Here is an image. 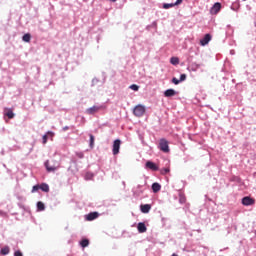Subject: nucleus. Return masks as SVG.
<instances>
[{"label":"nucleus","mask_w":256,"mask_h":256,"mask_svg":"<svg viewBox=\"0 0 256 256\" xmlns=\"http://www.w3.org/2000/svg\"><path fill=\"white\" fill-rule=\"evenodd\" d=\"M10 251L11 249L9 248V246H4L0 250V255H9Z\"/></svg>","instance_id":"nucleus-18"},{"label":"nucleus","mask_w":256,"mask_h":256,"mask_svg":"<svg viewBox=\"0 0 256 256\" xmlns=\"http://www.w3.org/2000/svg\"><path fill=\"white\" fill-rule=\"evenodd\" d=\"M120 149H121V140L116 139L113 142V146H112V153H113V155H119Z\"/></svg>","instance_id":"nucleus-6"},{"label":"nucleus","mask_w":256,"mask_h":256,"mask_svg":"<svg viewBox=\"0 0 256 256\" xmlns=\"http://www.w3.org/2000/svg\"><path fill=\"white\" fill-rule=\"evenodd\" d=\"M179 203L180 205H185V203H187V197L185 196V193H183L182 191H179Z\"/></svg>","instance_id":"nucleus-13"},{"label":"nucleus","mask_w":256,"mask_h":256,"mask_svg":"<svg viewBox=\"0 0 256 256\" xmlns=\"http://www.w3.org/2000/svg\"><path fill=\"white\" fill-rule=\"evenodd\" d=\"M169 171H170L169 168H162L161 169V174L162 175H167V173H169Z\"/></svg>","instance_id":"nucleus-31"},{"label":"nucleus","mask_w":256,"mask_h":256,"mask_svg":"<svg viewBox=\"0 0 256 256\" xmlns=\"http://www.w3.org/2000/svg\"><path fill=\"white\" fill-rule=\"evenodd\" d=\"M62 131H69V126H64V127L62 128Z\"/></svg>","instance_id":"nucleus-37"},{"label":"nucleus","mask_w":256,"mask_h":256,"mask_svg":"<svg viewBox=\"0 0 256 256\" xmlns=\"http://www.w3.org/2000/svg\"><path fill=\"white\" fill-rule=\"evenodd\" d=\"M158 149L162 151V153H169V141L167 139L162 138L159 140Z\"/></svg>","instance_id":"nucleus-2"},{"label":"nucleus","mask_w":256,"mask_h":256,"mask_svg":"<svg viewBox=\"0 0 256 256\" xmlns=\"http://www.w3.org/2000/svg\"><path fill=\"white\" fill-rule=\"evenodd\" d=\"M40 189L41 191H44V193H49V184L47 183L40 184Z\"/></svg>","instance_id":"nucleus-19"},{"label":"nucleus","mask_w":256,"mask_h":256,"mask_svg":"<svg viewBox=\"0 0 256 256\" xmlns=\"http://www.w3.org/2000/svg\"><path fill=\"white\" fill-rule=\"evenodd\" d=\"M130 89H132V91H139V86H137L136 84H132L130 85Z\"/></svg>","instance_id":"nucleus-28"},{"label":"nucleus","mask_w":256,"mask_h":256,"mask_svg":"<svg viewBox=\"0 0 256 256\" xmlns=\"http://www.w3.org/2000/svg\"><path fill=\"white\" fill-rule=\"evenodd\" d=\"M53 137H55V132H53V131L46 132V134L42 137L43 145H46L48 139H53Z\"/></svg>","instance_id":"nucleus-9"},{"label":"nucleus","mask_w":256,"mask_h":256,"mask_svg":"<svg viewBox=\"0 0 256 256\" xmlns=\"http://www.w3.org/2000/svg\"><path fill=\"white\" fill-rule=\"evenodd\" d=\"M137 229L139 233H145L147 232V226H145V223L139 222L137 225Z\"/></svg>","instance_id":"nucleus-14"},{"label":"nucleus","mask_w":256,"mask_h":256,"mask_svg":"<svg viewBox=\"0 0 256 256\" xmlns=\"http://www.w3.org/2000/svg\"><path fill=\"white\" fill-rule=\"evenodd\" d=\"M101 109H104L103 105H94L88 109H86L87 115H95V113H98V111H101Z\"/></svg>","instance_id":"nucleus-5"},{"label":"nucleus","mask_w":256,"mask_h":256,"mask_svg":"<svg viewBox=\"0 0 256 256\" xmlns=\"http://www.w3.org/2000/svg\"><path fill=\"white\" fill-rule=\"evenodd\" d=\"M213 39L211 34H205V36L200 40V45L205 47V45H209V42Z\"/></svg>","instance_id":"nucleus-10"},{"label":"nucleus","mask_w":256,"mask_h":256,"mask_svg":"<svg viewBox=\"0 0 256 256\" xmlns=\"http://www.w3.org/2000/svg\"><path fill=\"white\" fill-rule=\"evenodd\" d=\"M149 27H153L154 29H157V21H153L150 26H147V29H149Z\"/></svg>","instance_id":"nucleus-34"},{"label":"nucleus","mask_w":256,"mask_h":256,"mask_svg":"<svg viewBox=\"0 0 256 256\" xmlns=\"http://www.w3.org/2000/svg\"><path fill=\"white\" fill-rule=\"evenodd\" d=\"M145 189H147L146 185H137L136 187H134L132 189V193H133L134 197H141V195H143V193H145Z\"/></svg>","instance_id":"nucleus-3"},{"label":"nucleus","mask_w":256,"mask_h":256,"mask_svg":"<svg viewBox=\"0 0 256 256\" xmlns=\"http://www.w3.org/2000/svg\"><path fill=\"white\" fill-rule=\"evenodd\" d=\"M152 191L154 193H159V191H161V184L155 182L152 184Z\"/></svg>","instance_id":"nucleus-17"},{"label":"nucleus","mask_w":256,"mask_h":256,"mask_svg":"<svg viewBox=\"0 0 256 256\" xmlns=\"http://www.w3.org/2000/svg\"><path fill=\"white\" fill-rule=\"evenodd\" d=\"M175 95H177V92L174 89H167L164 92V96L166 97H175Z\"/></svg>","instance_id":"nucleus-16"},{"label":"nucleus","mask_w":256,"mask_h":256,"mask_svg":"<svg viewBox=\"0 0 256 256\" xmlns=\"http://www.w3.org/2000/svg\"><path fill=\"white\" fill-rule=\"evenodd\" d=\"M14 256H23V253L21 252V250H18L14 252Z\"/></svg>","instance_id":"nucleus-35"},{"label":"nucleus","mask_w":256,"mask_h":256,"mask_svg":"<svg viewBox=\"0 0 256 256\" xmlns=\"http://www.w3.org/2000/svg\"><path fill=\"white\" fill-rule=\"evenodd\" d=\"M140 211L142 213H149L151 211V204H143L140 206Z\"/></svg>","instance_id":"nucleus-15"},{"label":"nucleus","mask_w":256,"mask_h":256,"mask_svg":"<svg viewBox=\"0 0 256 256\" xmlns=\"http://www.w3.org/2000/svg\"><path fill=\"white\" fill-rule=\"evenodd\" d=\"M146 167H147V169H151V171H159V167L157 166V164H155L152 161H147Z\"/></svg>","instance_id":"nucleus-12"},{"label":"nucleus","mask_w":256,"mask_h":256,"mask_svg":"<svg viewBox=\"0 0 256 256\" xmlns=\"http://www.w3.org/2000/svg\"><path fill=\"white\" fill-rule=\"evenodd\" d=\"M44 167H46V170L48 171V173H51L53 171H57V169L61 167V163L57 161H53V164L51 165L49 163V160H46L44 163Z\"/></svg>","instance_id":"nucleus-1"},{"label":"nucleus","mask_w":256,"mask_h":256,"mask_svg":"<svg viewBox=\"0 0 256 256\" xmlns=\"http://www.w3.org/2000/svg\"><path fill=\"white\" fill-rule=\"evenodd\" d=\"M172 83H174V85H179V83H181V82H180L179 79H177L176 77H174V78H172Z\"/></svg>","instance_id":"nucleus-33"},{"label":"nucleus","mask_w":256,"mask_h":256,"mask_svg":"<svg viewBox=\"0 0 256 256\" xmlns=\"http://www.w3.org/2000/svg\"><path fill=\"white\" fill-rule=\"evenodd\" d=\"M76 157H78V159H83V157H85V154L83 152H76Z\"/></svg>","instance_id":"nucleus-29"},{"label":"nucleus","mask_w":256,"mask_h":256,"mask_svg":"<svg viewBox=\"0 0 256 256\" xmlns=\"http://www.w3.org/2000/svg\"><path fill=\"white\" fill-rule=\"evenodd\" d=\"M99 217V212H90L86 215V221H95Z\"/></svg>","instance_id":"nucleus-11"},{"label":"nucleus","mask_w":256,"mask_h":256,"mask_svg":"<svg viewBox=\"0 0 256 256\" xmlns=\"http://www.w3.org/2000/svg\"><path fill=\"white\" fill-rule=\"evenodd\" d=\"M45 209V204L41 201L37 202V211H43Z\"/></svg>","instance_id":"nucleus-22"},{"label":"nucleus","mask_w":256,"mask_h":256,"mask_svg":"<svg viewBox=\"0 0 256 256\" xmlns=\"http://www.w3.org/2000/svg\"><path fill=\"white\" fill-rule=\"evenodd\" d=\"M254 203H255V199H253L249 196H245L242 198V205H244V207H250Z\"/></svg>","instance_id":"nucleus-7"},{"label":"nucleus","mask_w":256,"mask_h":256,"mask_svg":"<svg viewBox=\"0 0 256 256\" xmlns=\"http://www.w3.org/2000/svg\"><path fill=\"white\" fill-rule=\"evenodd\" d=\"M181 3H183V0H176V2L174 4H175V6H177V5H181Z\"/></svg>","instance_id":"nucleus-36"},{"label":"nucleus","mask_w":256,"mask_h":256,"mask_svg":"<svg viewBox=\"0 0 256 256\" xmlns=\"http://www.w3.org/2000/svg\"><path fill=\"white\" fill-rule=\"evenodd\" d=\"M6 116L8 117V119H13L15 117V113H13V110L8 109L6 112Z\"/></svg>","instance_id":"nucleus-21"},{"label":"nucleus","mask_w":256,"mask_h":256,"mask_svg":"<svg viewBox=\"0 0 256 256\" xmlns=\"http://www.w3.org/2000/svg\"><path fill=\"white\" fill-rule=\"evenodd\" d=\"M133 113L135 117H143L145 115V106L141 104L135 106Z\"/></svg>","instance_id":"nucleus-4"},{"label":"nucleus","mask_w":256,"mask_h":256,"mask_svg":"<svg viewBox=\"0 0 256 256\" xmlns=\"http://www.w3.org/2000/svg\"><path fill=\"white\" fill-rule=\"evenodd\" d=\"M81 247H83L85 249V247H89V239H83L80 242Z\"/></svg>","instance_id":"nucleus-24"},{"label":"nucleus","mask_w":256,"mask_h":256,"mask_svg":"<svg viewBox=\"0 0 256 256\" xmlns=\"http://www.w3.org/2000/svg\"><path fill=\"white\" fill-rule=\"evenodd\" d=\"M111 1H113V3H115V1H117V0H111Z\"/></svg>","instance_id":"nucleus-39"},{"label":"nucleus","mask_w":256,"mask_h":256,"mask_svg":"<svg viewBox=\"0 0 256 256\" xmlns=\"http://www.w3.org/2000/svg\"><path fill=\"white\" fill-rule=\"evenodd\" d=\"M233 28L231 27V25H227V30H226V35H228L229 37H231V35H233Z\"/></svg>","instance_id":"nucleus-23"},{"label":"nucleus","mask_w":256,"mask_h":256,"mask_svg":"<svg viewBox=\"0 0 256 256\" xmlns=\"http://www.w3.org/2000/svg\"><path fill=\"white\" fill-rule=\"evenodd\" d=\"M89 137H90V147L93 149V145H95V136H93V134H90Z\"/></svg>","instance_id":"nucleus-27"},{"label":"nucleus","mask_w":256,"mask_h":256,"mask_svg":"<svg viewBox=\"0 0 256 256\" xmlns=\"http://www.w3.org/2000/svg\"><path fill=\"white\" fill-rule=\"evenodd\" d=\"M171 65H179V58L178 57H172L170 59Z\"/></svg>","instance_id":"nucleus-25"},{"label":"nucleus","mask_w":256,"mask_h":256,"mask_svg":"<svg viewBox=\"0 0 256 256\" xmlns=\"http://www.w3.org/2000/svg\"><path fill=\"white\" fill-rule=\"evenodd\" d=\"M22 41H24L25 43H29L31 41V34H24L22 37Z\"/></svg>","instance_id":"nucleus-20"},{"label":"nucleus","mask_w":256,"mask_h":256,"mask_svg":"<svg viewBox=\"0 0 256 256\" xmlns=\"http://www.w3.org/2000/svg\"><path fill=\"white\" fill-rule=\"evenodd\" d=\"M171 7H175V3H164L163 9H171Z\"/></svg>","instance_id":"nucleus-26"},{"label":"nucleus","mask_w":256,"mask_h":256,"mask_svg":"<svg viewBox=\"0 0 256 256\" xmlns=\"http://www.w3.org/2000/svg\"><path fill=\"white\" fill-rule=\"evenodd\" d=\"M230 54H231V55H235V50H231V51H230Z\"/></svg>","instance_id":"nucleus-38"},{"label":"nucleus","mask_w":256,"mask_h":256,"mask_svg":"<svg viewBox=\"0 0 256 256\" xmlns=\"http://www.w3.org/2000/svg\"><path fill=\"white\" fill-rule=\"evenodd\" d=\"M179 80H180V83H182V81H186L187 80V75L186 74H181Z\"/></svg>","instance_id":"nucleus-30"},{"label":"nucleus","mask_w":256,"mask_h":256,"mask_svg":"<svg viewBox=\"0 0 256 256\" xmlns=\"http://www.w3.org/2000/svg\"><path fill=\"white\" fill-rule=\"evenodd\" d=\"M39 189H41V188H40V185H35V186H33V188H32V193H37V191H38Z\"/></svg>","instance_id":"nucleus-32"},{"label":"nucleus","mask_w":256,"mask_h":256,"mask_svg":"<svg viewBox=\"0 0 256 256\" xmlns=\"http://www.w3.org/2000/svg\"><path fill=\"white\" fill-rule=\"evenodd\" d=\"M221 11V3L216 2L214 5L210 8V14L211 15H217Z\"/></svg>","instance_id":"nucleus-8"}]
</instances>
